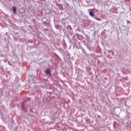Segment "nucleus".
Here are the masks:
<instances>
[{"label": "nucleus", "mask_w": 131, "mask_h": 131, "mask_svg": "<svg viewBox=\"0 0 131 131\" xmlns=\"http://www.w3.org/2000/svg\"><path fill=\"white\" fill-rule=\"evenodd\" d=\"M12 10L13 11V14H16V12H17V8L15 7H12Z\"/></svg>", "instance_id": "f257e3e1"}, {"label": "nucleus", "mask_w": 131, "mask_h": 131, "mask_svg": "<svg viewBox=\"0 0 131 131\" xmlns=\"http://www.w3.org/2000/svg\"><path fill=\"white\" fill-rule=\"evenodd\" d=\"M89 15H90V16H91V17H94V16H95V13L94 12L91 11L89 13Z\"/></svg>", "instance_id": "f03ea898"}, {"label": "nucleus", "mask_w": 131, "mask_h": 131, "mask_svg": "<svg viewBox=\"0 0 131 131\" xmlns=\"http://www.w3.org/2000/svg\"><path fill=\"white\" fill-rule=\"evenodd\" d=\"M46 74H48L49 75H50L51 74V70H48L46 71Z\"/></svg>", "instance_id": "7ed1b4c3"}]
</instances>
